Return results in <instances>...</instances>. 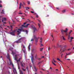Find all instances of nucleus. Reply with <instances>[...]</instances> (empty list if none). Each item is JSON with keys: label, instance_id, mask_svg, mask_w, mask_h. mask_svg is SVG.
Returning a JSON list of instances; mask_svg holds the SVG:
<instances>
[{"label": "nucleus", "instance_id": "nucleus-13", "mask_svg": "<svg viewBox=\"0 0 74 74\" xmlns=\"http://www.w3.org/2000/svg\"><path fill=\"white\" fill-rule=\"evenodd\" d=\"M28 51H30V45H29L28 47Z\"/></svg>", "mask_w": 74, "mask_h": 74}, {"label": "nucleus", "instance_id": "nucleus-11", "mask_svg": "<svg viewBox=\"0 0 74 74\" xmlns=\"http://www.w3.org/2000/svg\"><path fill=\"white\" fill-rule=\"evenodd\" d=\"M22 5L23 6V5L22 4V3H20L19 5V9H21V7H22Z\"/></svg>", "mask_w": 74, "mask_h": 74}, {"label": "nucleus", "instance_id": "nucleus-2", "mask_svg": "<svg viewBox=\"0 0 74 74\" xmlns=\"http://www.w3.org/2000/svg\"><path fill=\"white\" fill-rule=\"evenodd\" d=\"M21 29L19 28L16 30H17V32H18L17 34L19 36V35L21 34V32H22L23 28L22 27H21Z\"/></svg>", "mask_w": 74, "mask_h": 74}, {"label": "nucleus", "instance_id": "nucleus-61", "mask_svg": "<svg viewBox=\"0 0 74 74\" xmlns=\"http://www.w3.org/2000/svg\"><path fill=\"white\" fill-rule=\"evenodd\" d=\"M40 73H41L42 74V71H40Z\"/></svg>", "mask_w": 74, "mask_h": 74}, {"label": "nucleus", "instance_id": "nucleus-42", "mask_svg": "<svg viewBox=\"0 0 74 74\" xmlns=\"http://www.w3.org/2000/svg\"><path fill=\"white\" fill-rule=\"evenodd\" d=\"M38 60H39L40 61V60H41V58H38Z\"/></svg>", "mask_w": 74, "mask_h": 74}, {"label": "nucleus", "instance_id": "nucleus-59", "mask_svg": "<svg viewBox=\"0 0 74 74\" xmlns=\"http://www.w3.org/2000/svg\"><path fill=\"white\" fill-rule=\"evenodd\" d=\"M17 11H16V10L15 11V12H14V13H15V12H17Z\"/></svg>", "mask_w": 74, "mask_h": 74}, {"label": "nucleus", "instance_id": "nucleus-60", "mask_svg": "<svg viewBox=\"0 0 74 74\" xmlns=\"http://www.w3.org/2000/svg\"><path fill=\"white\" fill-rule=\"evenodd\" d=\"M10 27H11V28H12V25H10Z\"/></svg>", "mask_w": 74, "mask_h": 74}, {"label": "nucleus", "instance_id": "nucleus-35", "mask_svg": "<svg viewBox=\"0 0 74 74\" xmlns=\"http://www.w3.org/2000/svg\"><path fill=\"white\" fill-rule=\"evenodd\" d=\"M2 19H3V20L4 21H6V18H2Z\"/></svg>", "mask_w": 74, "mask_h": 74}, {"label": "nucleus", "instance_id": "nucleus-6", "mask_svg": "<svg viewBox=\"0 0 74 74\" xmlns=\"http://www.w3.org/2000/svg\"><path fill=\"white\" fill-rule=\"evenodd\" d=\"M61 31L62 33V34H63L64 32L65 33H67V31H68V29L66 28L64 31L63 30V29H61Z\"/></svg>", "mask_w": 74, "mask_h": 74}, {"label": "nucleus", "instance_id": "nucleus-34", "mask_svg": "<svg viewBox=\"0 0 74 74\" xmlns=\"http://www.w3.org/2000/svg\"><path fill=\"white\" fill-rule=\"evenodd\" d=\"M0 28H1V29H3V27H2V25H0Z\"/></svg>", "mask_w": 74, "mask_h": 74}, {"label": "nucleus", "instance_id": "nucleus-9", "mask_svg": "<svg viewBox=\"0 0 74 74\" xmlns=\"http://www.w3.org/2000/svg\"><path fill=\"white\" fill-rule=\"evenodd\" d=\"M29 24H28L26 25H22V27H25V28H26V27H27V26H28V25H29Z\"/></svg>", "mask_w": 74, "mask_h": 74}, {"label": "nucleus", "instance_id": "nucleus-27", "mask_svg": "<svg viewBox=\"0 0 74 74\" xmlns=\"http://www.w3.org/2000/svg\"><path fill=\"white\" fill-rule=\"evenodd\" d=\"M27 4L28 5L30 4V1H27Z\"/></svg>", "mask_w": 74, "mask_h": 74}, {"label": "nucleus", "instance_id": "nucleus-53", "mask_svg": "<svg viewBox=\"0 0 74 74\" xmlns=\"http://www.w3.org/2000/svg\"><path fill=\"white\" fill-rule=\"evenodd\" d=\"M42 46H43V45H42V44L41 45L40 47H42Z\"/></svg>", "mask_w": 74, "mask_h": 74}, {"label": "nucleus", "instance_id": "nucleus-16", "mask_svg": "<svg viewBox=\"0 0 74 74\" xmlns=\"http://www.w3.org/2000/svg\"><path fill=\"white\" fill-rule=\"evenodd\" d=\"M12 55H14V54H15L16 53L14 52V51H12Z\"/></svg>", "mask_w": 74, "mask_h": 74}, {"label": "nucleus", "instance_id": "nucleus-57", "mask_svg": "<svg viewBox=\"0 0 74 74\" xmlns=\"http://www.w3.org/2000/svg\"><path fill=\"white\" fill-rule=\"evenodd\" d=\"M26 24V23H23V25H25Z\"/></svg>", "mask_w": 74, "mask_h": 74}, {"label": "nucleus", "instance_id": "nucleus-30", "mask_svg": "<svg viewBox=\"0 0 74 74\" xmlns=\"http://www.w3.org/2000/svg\"><path fill=\"white\" fill-rule=\"evenodd\" d=\"M21 37V35L17 36V38H19V37Z\"/></svg>", "mask_w": 74, "mask_h": 74}, {"label": "nucleus", "instance_id": "nucleus-43", "mask_svg": "<svg viewBox=\"0 0 74 74\" xmlns=\"http://www.w3.org/2000/svg\"><path fill=\"white\" fill-rule=\"evenodd\" d=\"M21 58H20L18 60V61L19 62H20V60H21Z\"/></svg>", "mask_w": 74, "mask_h": 74}, {"label": "nucleus", "instance_id": "nucleus-29", "mask_svg": "<svg viewBox=\"0 0 74 74\" xmlns=\"http://www.w3.org/2000/svg\"><path fill=\"white\" fill-rule=\"evenodd\" d=\"M62 12L63 13L65 12H66V10H62Z\"/></svg>", "mask_w": 74, "mask_h": 74}, {"label": "nucleus", "instance_id": "nucleus-51", "mask_svg": "<svg viewBox=\"0 0 74 74\" xmlns=\"http://www.w3.org/2000/svg\"><path fill=\"white\" fill-rule=\"evenodd\" d=\"M36 18H38V15H37L36 16Z\"/></svg>", "mask_w": 74, "mask_h": 74}, {"label": "nucleus", "instance_id": "nucleus-21", "mask_svg": "<svg viewBox=\"0 0 74 74\" xmlns=\"http://www.w3.org/2000/svg\"><path fill=\"white\" fill-rule=\"evenodd\" d=\"M14 73H17V72H16V70H13Z\"/></svg>", "mask_w": 74, "mask_h": 74}, {"label": "nucleus", "instance_id": "nucleus-10", "mask_svg": "<svg viewBox=\"0 0 74 74\" xmlns=\"http://www.w3.org/2000/svg\"><path fill=\"white\" fill-rule=\"evenodd\" d=\"M17 59L18 58L17 57V55H15V60H16L17 61V62L18 63V60H17Z\"/></svg>", "mask_w": 74, "mask_h": 74}, {"label": "nucleus", "instance_id": "nucleus-62", "mask_svg": "<svg viewBox=\"0 0 74 74\" xmlns=\"http://www.w3.org/2000/svg\"><path fill=\"white\" fill-rule=\"evenodd\" d=\"M54 62H55V63L56 62V61L54 60Z\"/></svg>", "mask_w": 74, "mask_h": 74}, {"label": "nucleus", "instance_id": "nucleus-25", "mask_svg": "<svg viewBox=\"0 0 74 74\" xmlns=\"http://www.w3.org/2000/svg\"><path fill=\"white\" fill-rule=\"evenodd\" d=\"M22 70L23 71H26V69H25L23 68V67H22Z\"/></svg>", "mask_w": 74, "mask_h": 74}, {"label": "nucleus", "instance_id": "nucleus-12", "mask_svg": "<svg viewBox=\"0 0 74 74\" xmlns=\"http://www.w3.org/2000/svg\"><path fill=\"white\" fill-rule=\"evenodd\" d=\"M10 34L12 36H15V34L13 33L12 32H10Z\"/></svg>", "mask_w": 74, "mask_h": 74}, {"label": "nucleus", "instance_id": "nucleus-4", "mask_svg": "<svg viewBox=\"0 0 74 74\" xmlns=\"http://www.w3.org/2000/svg\"><path fill=\"white\" fill-rule=\"evenodd\" d=\"M32 27L33 29V33H36V32H38V30H37V28H36V27H35L34 26H32Z\"/></svg>", "mask_w": 74, "mask_h": 74}, {"label": "nucleus", "instance_id": "nucleus-22", "mask_svg": "<svg viewBox=\"0 0 74 74\" xmlns=\"http://www.w3.org/2000/svg\"><path fill=\"white\" fill-rule=\"evenodd\" d=\"M41 63H42V61H40V62H39L38 63V64H41Z\"/></svg>", "mask_w": 74, "mask_h": 74}, {"label": "nucleus", "instance_id": "nucleus-8", "mask_svg": "<svg viewBox=\"0 0 74 74\" xmlns=\"http://www.w3.org/2000/svg\"><path fill=\"white\" fill-rule=\"evenodd\" d=\"M33 37H34V38L35 39L36 42H37V41H38V39L37 38V37L36 36L34 35L33 36Z\"/></svg>", "mask_w": 74, "mask_h": 74}, {"label": "nucleus", "instance_id": "nucleus-31", "mask_svg": "<svg viewBox=\"0 0 74 74\" xmlns=\"http://www.w3.org/2000/svg\"><path fill=\"white\" fill-rule=\"evenodd\" d=\"M23 5H26V3H25V2H23Z\"/></svg>", "mask_w": 74, "mask_h": 74}, {"label": "nucleus", "instance_id": "nucleus-36", "mask_svg": "<svg viewBox=\"0 0 74 74\" xmlns=\"http://www.w3.org/2000/svg\"><path fill=\"white\" fill-rule=\"evenodd\" d=\"M57 60H59V61H60V62H62L61 61H60V59H59V58H57Z\"/></svg>", "mask_w": 74, "mask_h": 74}, {"label": "nucleus", "instance_id": "nucleus-15", "mask_svg": "<svg viewBox=\"0 0 74 74\" xmlns=\"http://www.w3.org/2000/svg\"><path fill=\"white\" fill-rule=\"evenodd\" d=\"M34 68L35 69V71H37V69H36V67L35 66H34Z\"/></svg>", "mask_w": 74, "mask_h": 74}, {"label": "nucleus", "instance_id": "nucleus-44", "mask_svg": "<svg viewBox=\"0 0 74 74\" xmlns=\"http://www.w3.org/2000/svg\"><path fill=\"white\" fill-rule=\"evenodd\" d=\"M73 37H71V40H73Z\"/></svg>", "mask_w": 74, "mask_h": 74}, {"label": "nucleus", "instance_id": "nucleus-45", "mask_svg": "<svg viewBox=\"0 0 74 74\" xmlns=\"http://www.w3.org/2000/svg\"><path fill=\"white\" fill-rule=\"evenodd\" d=\"M12 33H15V31H13L12 32Z\"/></svg>", "mask_w": 74, "mask_h": 74}, {"label": "nucleus", "instance_id": "nucleus-24", "mask_svg": "<svg viewBox=\"0 0 74 74\" xmlns=\"http://www.w3.org/2000/svg\"><path fill=\"white\" fill-rule=\"evenodd\" d=\"M18 69L19 70L20 69V66H19V64L18 63Z\"/></svg>", "mask_w": 74, "mask_h": 74}, {"label": "nucleus", "instance_id": "nucleus-52", "mask_svg": "<svg viewBox=\"0 0 74 74\" xmlns=\"http://www.w3.org/2000/svg\"><path fill=\"white\" fill-rule=\"evenodd\" d=\"M23 48H25V46L23 45Z\"/></svg>", "mask_w": 74, "mask_h": 74}, {"label": "nucleus", "instance_id": "nucleus-54", "mask_svg": "<svg viewBox=\"0 0 74 74\" xmlns=\"http://www.w3.org/2000/svg\"><path fill=\"white\" fill-rule=\"evenodd\" d=\"M18 14H22V13H19Z\"/></svg>", "mask_w": 74, "mask_h": 74}, {"label": "nucleus", "instance_id": "nucleus-26", "mask_svg": "<svg viewBox=\"0 0 74 74\" xmlns=\"http://www.w3.org/2000/svg\"><path fill=\"white\" fill-rule=\"evenodd\" d=\"M20 73L21 74H23V72H22V71H20Z\"/></svg>", "mask_w": 74, "mask_h": 74}, {"label": "nucleus", "instance_id": "nucleus-50", "mask_svg": "<svg viewBox=\"0 0 74 74\" xmlns=\"http://www.w3.org/2000/svg\"><path fill=\"white\" fill-rule=\"evenodd\" d=\"M26 69H27V70L28 71V66H27V68H26Z\"/></svg>", "mask_w": 74, "mask_h": 74}, {"label": "nucleus", "instance_id": "nucleus-46", "mask_svg": "<svg viewBox=\"0 0 74 74\" xmlns=\"http://www.w3.org/2000/svg\"><path fill=\"white\" fill-rule=\"evenodd\" d=\"M65 33H66L65 34L66 36H67V35H68V34H67V32H65Z\"/></svg>", "mask_w": 74, "mask_h": 74}, {"label": "nucleus", "instance_id": "nucleus-5", "mask_svg": "<svg viewBox=\"0 0 74 74\" xmlns=\"http://www.w3.org/2000/svg\"><path fill=\"white\" fill-rule=\"evenodd\" d=\"M22 38H20L18 40H17L15 42L16 43H21L22 42L21 41V40H22Z\"/></svg>", "mask_w": 74, "mask_h": 74}, {"label": "nucleus", "instance_id": "nucleus-33", "mask_svg": "<svg viewBox=\"0 0 74 74\" xmlns=\"http://www.w3.org/2000/svg\"><path fill=\"white\" fill-rule=\"evenodd\" d=\"M44 49L43 48H40V51H42V50L43 49Z\"/></svg>", "mask_w": 74, "mask_h": 74}, {"label": "nucleus", "instance_id": "nucleus-3", "mask_svg": "<svg viewBox=\"0 0 74 74\" xmlns=\"http://www.w3.org/2000/svg\"><path fill=\"white\" fill-rule=\"evenodd\" d=\"M8 56L7 57V59H8V60H9L10 63V65H12V66L14 68V64H13V63H12V62L11 60H10V57L9 56H8Z\"/></svg>", "mask_w": 74, "mask_h": 74}, {"label": "nucleus", "instance_id": "nucleus-17", "mask_svg": "<svg viewBox=\"0 0 74 74\" xmlns=\"http://www.w3.org/2000/svg\"><path fill=\"white\" fill-rule=\"evenodd\" d=\"M71 32H73V31L72 30H71L69 32V35H70L71 34Z\"/></svg>", "mask_w": 74, "mask_h": 74}, {"label": "nucleus", "instance_id": "nucleus-64", "mask_svg": "<svg viewBox=\"0 0 74 74\" xmlns=\"http://www.w3.org/2000/svg\"><path fill=\"white\" fill-rule=\"evenodd\" d=\"M0 7H2V6H1V5H0Z\"/></svg>", "mask_w": 74, "mask_h": 74}, {"label": "nucleus", "instance_id": "nucleus-14", "mask_svg": "<svg viewBox=\"0 0 74 74\" xmlns=\"http://www.w3.org/2000/svg\"><path fill=\"white\" fill-rule=\"evenodd\" d=\"M23 32H26V34H27V33L28 32H27V30H26L24 29H23Z\"/></svg>", "mask_w": 74, "mask_h": 74}, {"label": "nucleus", "instance_id": "nucleus-19", "mask_svg": "<svg viewBox=\"0 0 74 74\" xmlns=\"http://www.w3.org/2000/svg\"><path fill=\"white\" fill-rule=\"evenodd\" d=\"M21 64L22 67H23V63H22V62H21Z\"/></svg>", "mask_w": 74, "mask_h": 74}, {"label": "nucleus", "instance_id": "nucleus-32", "mask_svg": "<svg viewBox=\"0 0 74 74\" xmlns=\"http://www.w3.org/2000/svg\"><path fill=\"white\" fill-rule=\"evenodd\" d=\"M52 63L53 64H54V66H56V64H55L53 62V61H52Z\"/></svg>", "mask_w": 74, "mask_h": 74}, {"label": "nucleus", "instance_id": "nucleus-1", "mask_svg": "<svg viewBox=\"0 0 74 74\" xmlns=\"http://www.w3.org/2000/svg\"><path fill=\"white\" fill-rule=\"evenodd\" d=\"M66 46L64 45V46H62L61 45L60 48L61 49L60 50V51H59L60 54V55L61 54V58H62V56L63 55V54L62 53V52H64L66 50Z\"/></svg>", "mask_w": 74, "mask_h": 74}, {"label": "nucleus", "instance_id": "nucleus-63", "mask_svg": "<svg viewBox=\"0 0 74 74\" xmlns=\"http://www.w3.org/2000/svg\"><path fill=\"white\" fill-rule=\"evenodd\" d=\"M44 58V56H42V58Z\"/></svg>", "mask_w": 74, "mask_h": 74}, {"label": "nucleus", "instance_id": "nucleus-39", "mask_svg": "<svg viewBox=\"0 0 74 74\" xmlns=\"http://www.w3.org/2000/svg\"><path fill=\"white\" fill-rule=\"evenodd\" d=\"M37 54H36L35 57V58H37Z\"/></svg>", "mask_w": 74, "mask_h": 74}, {"label": "nucleus", "instance_id": "nucleus-49", "mask_svg": "<svg viewBox=\"0 0 74 74\" xmlns=\"http://www.w3.org/2000/svg\"><path fill=\"white\" fill-rule=\"evenodd\" d=\"M31 13H32V14H33L34 13V12L33 11H31Z\"/></svg>", "mask_w": 74, "mask_h": 74}, {"label": "nucleus", "instance_id": "nucleus-41", "mask_svg": "<svg viewBox=\"0 0 74 74\" xmlns=\"http://www.w3.org/2000/svg\"><path fill=\"white\" fill-rule=\"evenodd\" d=\"M71 53H69L68 54H66V55H70V54Z\"/></svg>", "mask_w": 74, "mask_h": 74}, {"label": "nucleus", "instance_id": "nucleus-18", "mask_svg": "<svg viewBox=\"0 0 74 74\" xmlns=\"http://www.w3.org/2000/svg\"><path fill=\"white\" fill-rule=\"evenodd\" d=\"M1 13L2 14H4V10H2V12H1Z\"/></svg>", "mask_w": 74, "mask_h": 74}, {"label": "nucleus", "instance_id": "nucleus-58", "mask_svg": "<svg viewBox=\"0 0 74 74\" xmlns=\"http://www.w3.org/2000/svg\"><path fill=\"white\" fill-rule=\"evenodd\" d=\"M38 21L39 22V23H40L41 22L40 21V20H38Z\"/></svg>", "mask_w": 74, "mask_h": 74}, {"label": "nucleus", "instance_id": "nucleus-40", "mask_svg": "<svg viewBox=\"0 0 74 74\" xmlns=\"http://www.w3.org/2000/svg\"><path fill=\"white\" fill-rule=\"evenodd\" d=\"M66 58H67V55H66L65 56V59H66Z\"/></svg>", "mask_w": 74, "mask_h": 74}, {"label": "nucleus", "instance_id": "nucleus-56", "mask_svg": "<svg viewBox=\"0 0 74 74\" xmlns=\"http://www.w3.org/2000/svg\"><path fill=\"white\" fill-rule=\"evenodd\" d=\"M42 38H40V41H42Z\"/></svg>", "mask_w": 74, "mask_h": 74}, {"label": "nucleus", "instance_id": "nucleus-20", "mask_svg": "<svg viewBox=\"0 0 74 74\" xmlns=\"http://www.w3.org/2000/svg\"><path fill=\"white\" fill-rule=\"evenodd\" d=\"M70 35L69 34V35H68V40H70Z\"/></svg>", "mask_w": 74, "mask_h": 74}, {"label": "nucleus", "instance_id": "nucleus-38", "mask_svg": "<svg viewBox=\"0 0 74 74\" xmlns=\"http://www.w3.org/2000/svg\"><path fill=\"white\" fill-rule=\"evenodd\" d=\"M42 70H43V71H47V70H45V69H42Z\"/></svg>", "mask_w": 74, "mask_h": 74}, {"label": "nucleus", "instance_id": "nucleus-55", "mask_svg": "<svg viewBox=\"0 0 74 74\" xmlns=\"http://www.w3.org/2000/svg\"><path fill=\"white\" fill-rule=\"evenodd\" d=\"M67 60H70V59H67Z\"/></svg>", "mask_w": 74, "mask_h": 74}, {"label": "nucleus", "instance_id": "nucleus-37", "mask_svg": "<svg viewBox=\"0 0 74 74\" xmlns=\"http://www.w3.org/2000/svg\"><path fill=\"white\" fill-rule=\"evenodd\" d=\"M38 26L39 27V28H40V24L39 23H38Z\"/></svg>", "mask_w": 74, "mask_h": 74}, {"label": "nucleus", "instance_id": "nucleus-7", "mask_svg": "<svg viewBox=\"0 0 74 74\" xmlns=\"http://www.w3.org/2000/svg\"><path fill=\"white\" fill-rule=\"evenodd\" d=\"M34 57L33 56H31V61L32 62V63L33 64H34Z\"/></svg>", "mask_w": 74, "mask_h": 74}, {"label": "nucleus", "instance_id": "nucleus-28", "mask_svg": "<svg viewBox=\"0 0 74 74\" xmlns=\"http://www.w3.org/2000/svg\"><path fill=\"white\" fill-rule=\"evenodd\" d=\"M34 41V38H32L31 40V41Z\"/></svg>", "mask_w": 74, "mask_h": 74}, {"label": "nucleus", "instance_id": "nucleus-47", "mask_svg": "<svg viewBox=\"0 0 74 74\" xmlns=\"http://www.w3.org/2000/svg\"><path fill=\"white\" fill-rule=\"evenodd\" d=\"M13 24H15V21H14L13 20Z\"/></svg>", "mask_w": 74, "mask_h": 74}, {"label": "nucleus", "instance_id": "nucleus-23", "mask_svg": "<svg viewBox=\"0 0 74 74\" xmlns=\"http://www.w3.org/2000/svg\"><path fill=\"white\" fill-rule=\"evenodd\" d=\"M62 39L63 40H66V39L64 38V37L63 36H62Z\"/></svg>", "mask_w": 74, "mask_h": 74}, {"label": "nucleus", "instance_id": "nucleus-48", "mask_svg": "<svg viewBox=\"0 0 74 74\" xmlns=\"http://www.w3.org/2000/svg\"><path fill=\"white\" fill-rule=\"evenodd\" d=\"M50 49V47L49 46V48H48V51H49Z\"/></svg>", "mask_w": 74, "mask_h": 74}]
</instances>
